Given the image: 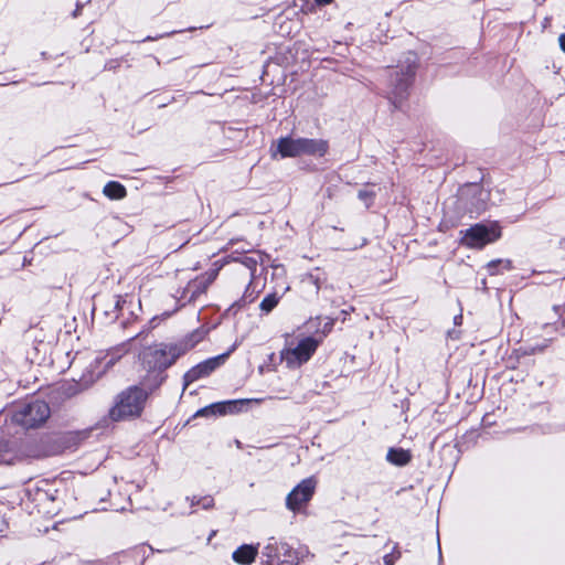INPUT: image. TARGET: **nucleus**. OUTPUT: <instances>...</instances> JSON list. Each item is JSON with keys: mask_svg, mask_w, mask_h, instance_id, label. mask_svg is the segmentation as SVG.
Returning a JSON list of instances; mask_svg holds the SVG:
<instances>
[{"mask_svg": "<svg viewBox=\"0 0 565 565\" xmlns=\"http://www.w3.org/2000/svg\"><path fill=\"white\" fill-rule=\"evenodd\" d=\"M147 393L139 387H130L120 393L115 405L109 411V417L113 420H126L140 416Z\"/></svg>", "mask_w": 565, "mask_h": 565, "instance_id": "nucleus-2", "label": "nucleus"}, {"mask_svg": "<svg viewBox=\"0 0 565 565\" xmlns=\"http://www.w3.org/2000/svg\"><path fill=\"white\" fill-rule=\"evenodd\" d=\"M104 370H98L96 374H92L87 380H85L86 384L94 382L96 379L100 376Z\"/></svg>", "mask_w": 565, "mask_h": 565, "instance_id": "nucleus-20", "label": "nucleus"}, {"mask_svg": "<svg viewBox=\"0 0 565 565\" xmlns=\"http://www.w3.org/2000/svg\"><path fill=\"white\" fill-rule=\"evenodd\" d=\"M460 244L468 248L481 249L501 237V226L497 222L478 223L460 232Z\"/></svg>", "mask_w": 565, "mask_h": 565, "instance_id": "nucleus-3", "label": "nucleus"}, {"mask_svg": "<svg viewBox=\"0 0 565 565\" xmlns=\"http://www.w3.org/2000/svg\"><path fill=\"white\" fill-rule=\"evenodd\" d=\"M222 356L209 359L196 366L192 367L186 374L185 377L193 382L202 376H206L212 373L216 367L220 366L222 362Z\"/></svg>", "mask_w": 565, "mask_h": 565, "instance_id": "nucleus-8", "label": "nucleus"}, {"mask_svg": "<svg viewBox=\"0 0 565 565\" xmlns=\"http://www.w3.org/2000/svg\"><path fill=\"white\" fill-rule=\"evenodd\" d=\"M412 455L403 448H391L387 451L386 459L396 466H405L411 461Z\"/></svg>", "mask_w": 565, "mask_h": 565, "instance_id": "nucleus-12", "label": "nucleus"}, {"mask_svg": "<svg viewBox=\"0 0 565 565\" xmlns=\"http://www.w3.org/2000/svg\"><path fill=\"white\" fill-rule=\"evenodd\" d=\"M331 1H332V0H316V2H317L318 4H328V3H330Z\"/></svg>", "mask_w": 565, "mask_h": 565, "instance_id": "nucleus-23", "label": "nucleus"}, {"mask_svg": "<svg viewBox=\"0 0 565 565\" xmlns=\"http://www.w3.org/2000/svg\"><path fill=\"white\" fill-rule=\"evenodd\" d=\"M265 555L267 557H271V546L270 544H268L267 546H265Z\"/></svg>", "mask_w": 565, "mask_h": 565, "instance_id": "nucleus-22", "label": "nucleus"}, {"mask_svg": "<svg viewBox=\"0 0 565 565\" xmlns=\"http://www.w3.org/2000/svg\"><path fill=\"white\" fill-rule=\"evenodd\" d=\"M414 75V70L408 68L407 72L399 78H396L395 88L392 92L394 98L396 100H401L404 97V93L406 92L407 87L409 86L411 79Z\"/></svg>", "mask_w": 565, "mask_h": 565, "instance_id": "nucleus-13", "label": "nucleus"}, {"mask_svg": "<svg viewBox=\"0 0 565 565\" xmlns=\"http://www.w3.org/2000/svg\"><path fill=\"white\" fill-rule=\"evenodd\" d=\"M398 556H399L398 554L392 553V554L385 555L383 559L386 565H393L395 563V561L398 558Z\"/></svg>", "mask_w": 565, "mask_h": 565, "instance_id": "nucleus-17", "label": "nucleus"}, {"mask_svg": "<svg viewBox=\"0 0 565 565\" xmlns=\"http://www.w3.org/2000/svg\"><path fill=\"white\" fill-rule=\"evenodd\" d=\"M104 194L113 200H120L126 196V189L122 184L110 181L104 186Z\"/></svg>", "mask_w": 565, "mask_h": 565, "instance_id": "nucleus-14", "label": "nucleus"}, {"mask_svg": "<svg viewBox=\"0 0 565 565\" xmlns=\"http://www.w3.org/2000/svg\"><path fill=\"white\" fill-rule=\"evenodd\" d=\"M301 138L281 137L276 141V150H273V157L279 153L281 158L301 156Z\"/></svg>", "mask_w": 565, "mask_h": 565, "instance_id": "nucleus-7", "label": "nucleus"}, {"mask_svg": "<svg viewBox=\"0 0 565 565\" xmlns=\"http://www.w3.org/2000/svg\"><path fill=\"white\" fill-rule=\"evenodd\" d=\"M476 190H478V191H479V195H480L481 198L487 196V195H486V193H484L481 189L476 188Z\"/></svg>", "mask_w": 565, "mask_h": 565, "instance_id": "nucleus-25", "label": "nucleus"}, {"mask_svg": "<svg viewBox=\"0 0 565 565\" xmlns=\"http://www.w3.org/2000/svg\"><path fill=\"white\" fill-rule=\"evenodd\" d=\"M497 265H503V267L505 269H510L511 268V262L510 260H492L488 264V268L490 270L491 274H494L493 271V268L497 266Z\"/></svg>", "mask_w": 565, "mask_h": 565, "instance_id": "nucleus-16", "label": "nucleus"}, {"mask_svg": "<svg viewBox=\"0 0 565 565\" xmlns=\"http://www.w3.org/2000/svg\"><path fill=\"white\" fill-rule=\"evenodd\" d=\"M273 269H274V276L284 277L286 275V270H285L284 266H281V265H275V266H273Z\"/></svg>", "mask_w": 565, "mask_h": 565, "instance_id": "nucleus-18", "label": "nucleus"}, {"mask_svg": "<svg viewBox=\"0 0 565 565\" xmlns=\"http://www.w3.org/2000/svg\"><path fill=\"white\" fill-rule=\"evenodd\" d=\"M185 349L175 345L153 344L145 348L140 353V360L146 369L157 370L170 366Z\"/></svg>", "mask_w": 565, "mask_h": 565, "instance_id": "nucleus-4", "label": "nucleus"}, {"mask_svg": "<svg viewBox=\"0 0 565 565\" xmlns=\"http://www.w3.org/2000/svg\"><path fill=\"white\" fill-rule=\"evenodd\" d=\"M559 46L565 52V33L561 34L558 38Z\"/></svg>", "mask_w": 565, "mask_h": 565, "instance_id": "nucleus-21", "label": "nucleus"}, {"mask_svg": "<svg viewBox=\"0 0 565 565\" xmlns=\"http://www.w3.org/2000/svg\"><path fill=\"white\" fill-rule=\"evenodd\" d=\"M359 196H360V199L365 200L366 198H369V194H367L366 192H362V191H361V192L359 193Z\"/></svg>", "mask_w": 565, "mask_h": 565, "instance_id": "nucleus-24", "label": "nucleus"}, {"mask_svg": "<svg viewBox=\"0 0 565 565\" xmlns=\"http://www.w3.org/2000/svg\"><path fill=\"white\" fill-rule=\"evenodd\" d=\"M201 504L204 509H209L213 505V499L211 497H205L201 500Z\"/></svg>", "mask_w": 565, "mask_h": 565, "instance_id": "nucleus-19", "label": "nucleus"}, {"mask_svg": "<svg viewBox=\"0 0 565 565\" xmlns=\"http://www.w3.org/2000/svg\"><path fill=\"white\" fill-rule=\"evenodd\" d=\"M317 481L313 477L302 480L286 499V505L289 510L296 512L307 504L316 490Z\"/></svg>", "mask_w": 565, "mask_h": 565, "instance_id": "nucleus-6", "label": "nucleus"}, {"mask_svg": "<svg viewBox=\"0 0 565 565\" xmlns=\"http://www.w3.org/2000/svg\"><path fill=\"white\" fill-rule=\"evenodd\" d=\"M50 416V408L45 402L35 401L21 406L13 414V420L26 428L44 423Z\"/></svg>", "mask_w": 565, "mask_h": 565, "instance_id": "nucleus-5", "label": "nucleus"}, {"mask_svg": "<svg viewBox=\"0 0 565 565\" xmlns=\"http://www.w3.org/2000/svg\"><path fill=\"white\" fill-rule=\"evenodd\" d=\"M301 156L323 157L328 149V142L322 139L301 138Z\"/></svg>", "mask_w": 565, "mask_h": 565, "instance_id": "nucleus-9", "label": "nucleus"}, {"mask_svg": "<svg viewBox=\"0 0 565 565\" xmlns=\"http://www.w3.org/2000/svg\"><path fill=\"white\" fill-rule=\"evenodd\" d=\"M250 399H238V401H228V402H222L216 403L209 408L202 409L199 413L205 414V413H214L220 415H225L228 413H236L239 411L238 406L245 403H249Z\"/></svg>", "mask_w": 565, "mask_h": 565, "instance_id": "nucleus-10", "label": "nucleus"}, {"mask_svg": "<svg viewBox=\"0 0 565 565\" xmlns=\"http://www.w3.org/2000/svg\"><path fill=\"white\" fill-rule=\"evenodd\" d=\"M320 345V340L302 333H288L280 351V359L289 369H298L307 363Z\"/></svg>", "mask_w": 565, "mask_h": 565, "instance_id": "nucleus-1", "label": "nucleus"}, {"mask_svg": "<svg viewBox=\"0 0 565 565\" xmlns=\"http://www.w3.org/2000/svg\"><path fill=\"white\" fill-rule=\"evenodd\" d=\"M257 547L253 545H243L233 553V559L242 565H249L255 561Z\"/></svg>", "mask_w": 565, "mask_h": 565, "instance_id": "nucleus-11", "label": "nucleus"}, {"mask_svg": "<svg viewBox=\"0 0 565 565\" xmlns=\"http://www.w3.org/2000/svg\"><path fill=\"white\" fill-rule=\"evenodd\" d=\"M278 300L275 294L268 295L262 300L259 307L263 311L269 312L277 306Z\"/></svg>", "mask_w": 565, "mask_h": 565, "instance_id": "nucleus-15", "label": "nucleus"}]
</instances>
